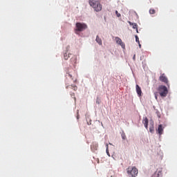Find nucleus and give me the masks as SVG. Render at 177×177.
<instances>
[{
	"label": "nucleus",
	"instance_id": "c756f323",
	"mask_svg": "<svg viewBox=\"0 0 177 177\" xmlns=\"http://www.w3.org/2000/svg\"><path fill=\"white\" fill-rule=\"evenodd\" d=\"M109 145H111V143H109Z\"/></svg>",
	"mask_w": 177,
	"mask_h": 177
},
{
	"label": "nucleus",
	"instance_id": "6e6552de",
	"mask_svg": "<svg viewBox=\"0 0 177 177\" xmlns=\"http://www.w3.org/2000/svg\"><path fill=\"white\" fill-rule=\"evenodd\" d=\"M154 177H161L162 176V169H158L153 175Z\"/></svg>",
	"mask_w": 177,
	"mask_h": 177
},
{
	"label": "nucleus",
	"instance_id": "20e7f679",
	"mask_svg": "<svg viewBox=\"0 0 177 177\" xmlns=\"http://www.w3.org/2000/svg\"><path fill=\"white\" fill-rule=\"evenodd\" d=\"M127 174L128 175H129V176L136 177L138 176V174H139V171H138V169L135 167H129L127 168Z\"/></svg>",
	"mask_w": 177,
	"mask_h": 177
},
{
	"label": "nucleus",
	"instance_id": "cd10ccee",
	"mask_svg": "<svg viewBox=\"0 0 177 177\" xmlns=\"http://www.w3.org/2000/svg\"><path fill=\"white\" fill-rule=\"evenodd\" d=\"M71 97H73V96H75L74 93H71Z\"/></svg>",
	"mask_w": 177,
	"mask_h": 177
},
{
	"label": "nucleus",
	"instance_id": "6ab92c4d",
	"mask_svg": "<svg viewBox=\"0 0 177 177\" xmlns=\"http://www.w3.org/2000/svg\"><path fill=\"white\" fill-rule=\"evenodd\" d=\"M150 15H154L156 13V10L151 8L149 10Z\"/></svg>",
	"mask_w": 177,
	"mask_h": 177
},
{
	"label": "nucleus",
	"instance_id": "1a4fd4ad",
	"mask_svg": "<svg viewBox=\"0 0 177 177\" xmlns=\"http://www.w3.org/2000/svg\"><path fill=\"white\" fill-rule=\"evenodd\" d=\"M158 133L161 136L162 135V133L164 132V128H162V124H160L158 127V129L156 130Z\"/></svg>",
	"mask_w": 177,
	"mask_h": 177
},
{
	"label": "nucleus",
	"instance_id": "2eb2a0df",
	"mask_svg": "<svg viewBox=\"0 0 177 177\" xmlns=\"http://www.w3.org/2000/svg\"><path fill=\"white\" fill-rule=\"evenodd\" d=\"M95 41L97 43H98V44L102 45V39H100V37H99V36L96 37Z\"/></svg>",
	"mask_w": 177,
	"mask_h": 177
},
{
	"label": "nucleus",
	"instance_id": "f03ea898",
	"mask_svg": "<svg viewBox=\"0 0 177 177\" xmlns=\"http://www.w3.org/2000/svg\"><path fill=\"white\" fill-rule=\"evenodd\" d=\"M75 27H76V28L75 29V34H78V32H81L82 31H84V30H86V28H88V26L86 25V24L80 23V22L76 23Z\"/></svg>",
	"mask_w": 177,
	"mask_h": 177
},
{
	"label": "nucleus",
	"instance_id": "a878e982",
	"mask_svg": "<svg viewBox=\"0 0 177 177\" xmlns=\"http://www.w3.org/2000/svg\"><path fill=\"white\" fill-rule=\"evenodd\" d=\"M128 23H129V24H130V26H133V24H135V23H132L131 21H129Z\"/></svg>",
	"mask_w": 177,
	"mask_h": 177
},
{
	"label": "nucleus",
	"instance_id": "423d86ee",
	"mask_svg": "<svg viewBox=\"0 0 177 177\" xmlns=\"http://www.w3.org/2000/svg\"><path fill=\"white\" fill-rule=\"evenodd\" d=\"M159 80L161 82H164V84H165L166 85H169V82L168 81V77H166L165 73H162L160 75V76L159 77Z\"/></svg>",
	"mask_w": 177,
	"mask_h": 177
},
{
	"label": "nucleus",
	"instance_id": "7ed1b4c3",
	"mask_svg": "<svg viewBox=\"0 0 177 177\" xmlns=\"http://www.w3.org/2000/svg\"><path fill=\"white\" fill-rule=\"evenodd\" d=\"M158 93L161 97H165L168 95V88L164 85H160L158 88Z\"/></svg>",
	"mask_w": 177,
	"mask_h": 177
},
{
	"label": "nucleus",
	"instance_id": "4be33fe9",
	"mask_svg": "<svg viewBox=\"0 0 177 177\" xmlns=\"http://www.w3.org/2000/svg\"><path fill=\"white\" fill-rule=\"evenodd\" d=\"M115 15L118 17H121V14H120L117 10L115 11Z\"/></svg>",
	"mask_w": 177,
	"mask_h": 177
},
{
	"label": "nucleus",
	"instance_id": "412c9836",
	"mask_svg": "<svg viewBox=\"0 0 177 177\" xmlns=\"http://www.w3.org/2000/svg\"><path fill=\"white\" fill-rule=\"evenodd\" d=\"M154 96H155V99L156 100H158V92L154 93Z\"/></svg>",
	"mask_w": 177,
	"mask_h": 177
},
{
	"label": "nucleus",
	"instance_id": "0eeeda50",
	"mask_svg": "<svg viewBox=\"0 0 177 177\" xmlns=\"http://www.w3.org/2000/svg\"><path fill=\"white\" fill-rule=\"evenodd\" d=\"M115 41L116 44H118V45H120V46H122V49H125V44L122 42V40L120 37H115Z\"/></svg>",
	"mask_w": 177,
	"mask_h": 177
},
{
	"label": "nucleus",
	"instance_id": "f257e3e1",
	"mask_svg": "<svg viewBox=\"0 0 177 177\" xmlns=\"http://www.w3.org/2000/svg\"><path fill=\"white\" fill-rule=\"evenodd\" d=\"M88 3L93 9H94L95 12H101L103 7L102 4H100V1L99 0H89Z\"/></svg>",
	"mask_w": 177,
	"mask_h": 177
},
{
	"label": "nucleus",
	"instance_id": "f8f14e48",
	"mask_svg": "<svg viewBox=\"0 0 177 177\" xmlns=\"http://www.w3.org/2000/svg\"><path fill=\"white\" fill-rule=\"evenodd\" d=\"M66 89H73L74 91H77L78 89V87L76 85H71V86H66Z\"/></svg>",
	"mask_w": 177,
	"mask_h": 177
},
{
	"label": "nucleus",
	"instance_id": "c85d7f7f",
	"mask_svg": "<svg viewBox=\"0 0 177 177\" xmlns=\"http://www.w3.org/2000/svg\"><path fill=\"white\" fill-rule=\"evenodd\" d=\"M74 97L75 100H76V98H75V97Z\"/></svg>",
	"mask_w": 177,
	"mask_h": 177
},
{
	"label": "nucleus",
	"instance_id": "dca6fc26",
	"mask_svg": "<svg viewBox=\"0 0 177 177\" xmlns=\"http://www.w3.org/2000/svg\"><path fill=\"white\" fill-rule=\"evenodd\" d=\"M70 55H71V54H67V53H65L64 54V57L65 60H68V59H70Z\"/></svg>",
	"mask_w": 177,
	"mask_h": 177
},
{
	"label": "nucleus",
	"instance_id": "5701e85b",
	"mask_svg": "<svg viewBox=\"0 0 177 177\" xmlns=\"http://www.w3.org/2000/svg\"><path fill=\"white\" fill-rule=\"evenodd\" d=\"M136 42H138V44L140 42L139 41V37H138V35H136Z\"/></svg>",
	"mask_w": 177,
	"mask_h": 177
},
{
	"label": "nucleus",
	"instance_id": "aec40b11",
	"mask_svg": "<svg viewBox=\"0 0 177 177\" xmlns=\"http://www.w3.org/2000/svg\"><path fill=\"white\" fill-rule=\"evenodd\" d=\"M122 139H123V140H127V136L125 135V133H122Z\"/></svg>",
	"mask_w": 177,
	"mask_h": 177
},
{
	"label": "nucleus",
	"instance_id": "39448f33",
	"mask_svg": "<svg viewBox=\"0 0 177 177\" xmlns=\"http://www.w3.org/2000/svg\"><path fill=\"white\" fill-rule=\"evenodd\" d=\"M66 77H69L71 78V80L73 81V82H77V78L78 77V75L75 71L73 73H66Z\"/></svg>",
	"mask_w": 177,
	"mask_h": 177
},
{
	"label": "nucleus",
	"instance_id": "9d476101",
	"mask_svg": "<svg viewBox=\"0 0 177 177\" xmlns=\"http://www.w3.org/2000/svg\"><path fill=\"white\" fill-rule=\"evenodd\" d=\"M136 93H137L138 95L142 96V88H140V86H139V85L136 84Z\"/></svg>",
	"mask_w": 177,
	"mask_h": 177
},
{
	"label": "nucleus",
	"instance_id": "4468645a",
	"mask_svg": "<svg viewBox=\"0 0 177 177\" xmlns=\"http://www.w3.org/2000/svg\"><path fill=\"white\" fill-rule=\"evenodd\" d=\"M71 62L72 64H75V63H77V57L76 56H73L71 59Z\"/></svg>",
	"mask_w": 177,
	"mask_h": 177
},
{
	"label": "nucleus",
	"instance_id": "f3484780",
	"mask_svg": "<svg viewBox=\"0 0 177 177\" xmlns=\"http://www.w3.org/2000/svg\"><path fill=\"white\" fill-rule=\"evenodd\" d=\"M106 154L110 157V152H109V144L106 145Z\"/></svg>",
	"mask_w": 177,
	"mask_h": 177
},
{
	"label": "nucleus",
	"instance_id": "bb28decb",
	"mask_svg": "<svg viewBox=\"0 0 177 177\" xmlns=\"http://www.w3.org/2000/svg\"><path fill=\"white\" fill-rule=\"evenodd\" d=\"M139 48H142V44H140V41L138 43Z\"/></svg>",
	"mask_w": 177,
	"mask_h": 177
},
{
	"label": "nucleus",
	"instance_id": "b1692460",
	"mask_svg": "<svg viewBox=\"0 0 177 177\" xmlns=\"http://www.w3.org/2000/svg\"><path fill=\"white\" fill-rule=\"evenodd\" d=\"M87 124L92 125V120H87Z\"/></svg>",
	"mask_w": 177,
	"mask_h": 177
},
{
	"label": "nucleus",
	"instance_id": "ddd939ff",
	"mask_svg": "<svg viewBox=\"0 0 177 177\" xmlns=\"http://www.w3.org/2000/svg\"><path fill=\"white\" fill-rule=\"evenodd\" d=\"M149 131L151 133H153L154 132V122H151L149 126Z\"/></svg>",
	"mask_w": 177,
	"mask_h": 177
},
{
	"label": "nucleus",
	"instance_id": "393cba45",
	"mask_svg": "<svg viewBox=\"0 0 177 177\" xmlns=\"http://www.w3.org/2000/svg\"><path fill=\"white\" fill-rule=\"evenodd\" d=\"M133 60L135 62V60H136V55L134 54V55L133 56Z\"/></svg>",
	"mask_w": 177,
	"mask_h": 177
},
{
	"label": "nucleus",
	"instance_id": "a211bd4d",
	"mask_svg": "<svg viewBox=\"0 0 177 177\" xmlns=\"http://www.w3.org/2000/svg\"><path fill=\"white\" fill-rule=\"evenodd\" d=\"M133 28L136 30V32H139V31L138 30V24H133Z\"/></svg>",
	"mask_w": 177,
	"mask_h": 177
},
{
	"label": "nucleus",
	"instance_id": "9b49d317",
	"mask_svg": "<svg viewBox=\"0 0 177 177\" xmlns=\"http://www.w3.org/2000/svg\"><path fill=\"white\" fill-rule=\"evenodd\" d=\"M142 124H144L146 129H147L149 125V119H147V118H144L142 120Z\"/></svg>",
	"mask_w": 177,
	"mask_h": 177
}]
</instances>
